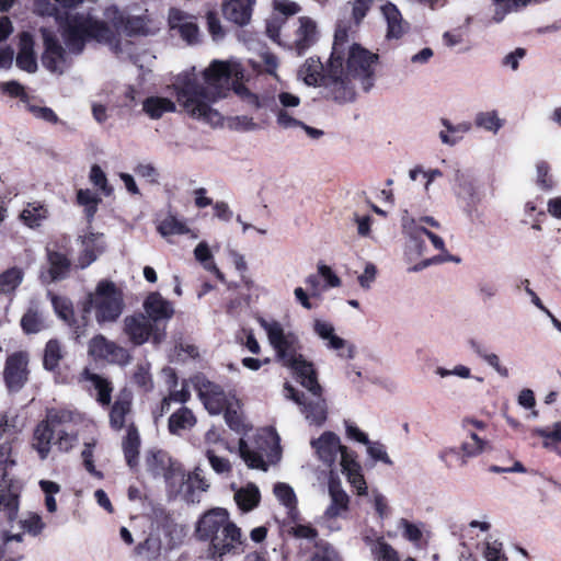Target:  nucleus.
<instances>
[{
    "mask_svg": "<svg viewBox=\"0 0 561 561\" xmlns=\"http://www.w3.org/2000/svg\"><path fill=\"white\" fill-rule=\"evenodd\" d=\"M244 70L237 59L214 60L201 79L192 72L179 75L173 83L179 104L193 118L211 126L222 123V115L213 104L233 90L249 104L260 107L259 99L243 85Z\"/></svg>",
    "mask_w": 561,
    "mask_h": 561,
    "instance_id": "1",
    "label": "nucleus"
},
{
    "mask_svg": "<svg viewBox=\"0 0 561 561\" xmlns=\"http://www.w3.org/2000/svg\"><path fill=\"white\" fill-rule=\"evenodd\" d=\"M378 55L352 43L347 31L339 26L335 31L332 53L329 58L327 84L330 98L336 102H351L355 98L354 82L365 92L375 84V68Z\"/></svg>",
    "mask_w": 561,
    "mask_h": 561,
    "instance_id": "2",
    "label": "nucleus"
},
{
    "mask_svg": "<svg viewBox=\"0 0 561 561\" xmlns=\"http://www.w3.org/2000/svg\"><path fill=\"white\" fill-rule=\"evenodd\" d=\"M119 32L146 35L147 20L145 16H125L116 5L104 8L103 18L94 10L77 12L67 19L62 39L70 53L80 55L89 42L112 45Z\"/></svg>",
    "mask_w": 561,
    "mask_h": 561,
    "instance_id": "3",
    "label": "nucleus"
},
{
    "mask_svg": "<svg viewBox=\"0 0 561 561\" xmlns=\"http://www.w3.org/2000/svg\"><path fill=\"white\" fill-rule=\"evenodd\" d=\"M198 540L209 543L207 556L213 561L244 552L247 538L230 518L226 508L215 507L204 513L195 528Z\"/></svg>",
    "mask_w": 561,
    "mask_h": 561,
    "instance_id": "4",
    "label": "nucleus"
},
{
    "mask_svg": "<svg viewBox=\"0 0 561 561\" xmlns=\"http://www.w3.org/2000/svg\"><path fill=\"white\" fill-rule=\"evenodd\" d=\"M278 440L274 431L263 430L257 434L255 446L249 445L243 438L239 439V455L249 468L267 471L280 459Z\"/></svg>",
    "mask_w": 561,
    "mask_h": 561,
    "instance_id": "5",
    "label": "nucleus"
},
{
    "mask_svg": "<svg viewBox=\"0 0 561 561\" xmlns=\"http://www.w3.org/2000/svg\"><path fill=\"white\" fill-rule=\"evenodd\" d=\"M267 341L275 352V359L282 366L293 365L300 358L301 342L299 335L277 320L259 319Z\"/></svg>",
    "mask_w": 561,
    "mask_h": 561,
    "instance_id": "6",
    "label": "nucleus"
},
{
    "mask_svg": "<svg viewBox=\"0 0 561 561\" xmlns=\"http://www.w3.org/2000/svg\"><path fill=\"white\" fill-rule=\"evenodd\" d=\"M125 304L122 291L114 283L102 280L95 291L90 294L85 311H93L99 324L115 322L123 313Z\"/></svg>",
    "mask_w": 561,
    "mask_h": 561,
    "instance_id": "7",
    "label": "nucleus"
},
{
    "mask_svg": "<svg viewBox=\"0 0 561 561\" xmlns=\"http://www.w3.org/2000/svg\"><path fill=\"white\" fill-rule=\"evenodd\" d=\"M122 330L127 340L135 346H140L147 342L160 344L167 336L164 328H157L142 312L126 316L123 320Z\"/></svg>",
    "mask_w": 561,
    "mask_h": 561,
    "instance_id": "8",
    "label": "nucleus"
},
{
    "mask_svg": "<svg viewBox=\"0 0 561 561\" xmlns=\"http://www.w3.org/2000/svg\"><path fill=\"white\" fill-rule=\"evenodd\" d=\"M284 396L299 405L300 412L309 425L320 427L327 421L328 405L322 397V391H310L308 394L299 393L291 385L285 383Z\"/></svg>",
    "mask_w": 561,
    "mask_h": 561,
    "instance_id": "9",
    "label": "nucleus"
},
{
    "mask_svg": "<svg viewBox=\"0 0 561 561\" xmlns=\"http://www.w3.org/2000/svg\"><path fill=\"white\" fill-rule=\"evenodd\" d=\"M146 470L153 478L163 479L168 492H176L183 480V469L164 451H150L146 457Z\"/></svg>",
    "mask_w": 561,
    "mask_h": 561,
    "instance_id": "10",
    "label": "nucleus"
},
{
    "mask_svg": "<svg viewBox=\"0 0 561 561\" xmlns=\"http://www.w3.org/2000/svg\"><path fill=\"white\" fill-rule=\"evenodd\" d=\"M205 409L213 415H218L230 405H238V400L231 393H226L222 388L204 376H195L192 379Z\"/></svg>",
    "mask_w": 561,
    "mask_h": 561,
    "instance_id": "11",
    "label": "nucleus"
},
{
    "mask_svg": "<svg viewBox=\"0 0 561 561\" xmlns=\"http://www.w3.org/2000/svg\"><path fill=\"white\" fill-rule=\"evenodd\" d=\"M41 34L45 50L42 56L43 66L51 73L62 75L69 67L70 60L68 47L66 49L60 45L55 33L46 27L41 28Z\"/></svg>",
    "mask_w": 561,
    "mask_h": 561,
    "instance_id": "12",
    "label": "nucleus"
},
{
    "mask_svg": "<svg viewBox=\"0 0 561 561\" xmlns=\"http://www.w3.org/2000/svg\"><path fill=\"white\" fill-rule=\"evenodd\" d=\"M311 447L320 461L325 466L332 467L340 457V465L343 467V457L353 458L354 454L347 450V447L341 444L340 437L330 431L320 435V437L311 440Z\"/></svg>",
    "mask_w": 561,
    "mask_h": 561,
    "instance_id": "13",
    "label": "nucleus"
},
{
    "mask_svg": "<svg viewBox=\"0 0 561 561\" xmlns=\"http://www.w3.org/2000/svg\"><path fill=\"white\" fill-rule=\"evenodd\" d=\"M453 181L455 183V195L458 201L465 205V213L469 216H473L477 214V207L481 202V194L478 186L466 172L457 167L454 168Z\"/></svg>",
    "mask_w": 561,
    "mask_h": 561,
    "instance_id": "14",
    "label": "nucleus"
},
{
    "mask_svg": "<svg viewBox=\"0 0 561 561\" xmlns=\"http://www.w3.org/2000/svg\"><path fill=\"white\" fill-rule=\"evenodd\" d=\"M314 334L321 339L330 350L337 351L339 356L352 359L355 356V346L335 334L334 325L323 319L312 322Z\"/></svg>",
    "mask_w": 561,
    "mask_h": 561,
    "instance_id": "15",
    "label": "nucleus"
},
{
    "mask_svg": "<svg viewBox=\"0 0 561 561\" xmlns=\"http://www.w3.org/2000/svg\"><path fill=\"white\" fill-rule=\"evenodd\" d=\"M89 354L95 358L105 359L118 365H126L130 362V355L125 347L117 345L101 334L90 341Z\"/></svg>",
    "mask_w": 561,
    "mask_h": 561,
    "instance_id": "16",
    "label": "nucleus"
},
{
    "mask_svg": "<svg viewBox=\"0 0 561 561\" xmlns=\"http://www.w3.org/2000/svg\"><path fill=\"white\" fill-rule=\"evenodd\" d=\"M209 484L201 476V470L197 468L192 473L185 474L183 472V480L178 484L176 492H168L172 496L181 495L187 503H199L202 495L208 490Z\"/></svg>",
    "mask_w": 561,
    "mask_h": 561,
    "instance_id": "17",
    "label": "nucleus"
},
{
    "mask_svg": "<svg viewBox=\"0 0 561 561\" xmlns=\"http://www.w3.org/2000/svg\"><path fill=\"white\" fill-rule=\"evenodd\" d=\"M144 313L157 328H164L174 314L173 305L164 299L159 293H151L144 304Z\"/></svg>",
    "mask_w": 561,
    "mask_h": 561,
    "instance_id": "18",
    "label": "nucleus"
},
{
    "mask_svg": "<svg viewBox=\"0 0 561 561\" xmlns=\"http://www.w3.org/2000/svg\"><path fill=\"white\" fill-rule=\"evenodd\" d=\"M169 24L172 30H178L181 37L188 44L194 45L199 42V27L192 16L179 9L169 11Z\"/></svg>",
    "mask_w": 561,
    "mask_h": 561,
    "instance_id": "19",
    "label": "nucleus"
},
{
    "mask_svg": "<svg viewBox=\"0 0 561 561\" xmlns=\"http://www.w3.org/2000/svg\"><path fill=\"white\" fill-rule=\"evenodd\" d=\"M27 356L23 353L11 355L5 363L4 380L10 390H19L27 379Z\"/></svg>",
    "mask_w": 561,
    "mask_h": 561,
    "instance_id": "20",
    "label": "nucleus"
},
{
    "mask_svg": "<svg viewBox=\"0 0 561 561\" xmlns=\"http://www.w3.org/2000/svg\"><path fill=\"white\" fill-rule=\"evenodd\" d=\"M329 75V61L325 66L319 58L310 57L300 67L298 76L308 85L323 87L327 91V96L330 98V88L327 84V76Z\"/></svg>",
    "mask_w": 561,
    "mask_h": 561,
    "instance_id": "21",
    "label": "nucleus"
},
{
    "mask_svg": "<svg viewBox=\"0 0 561 561\" xmlns=\"http://www.w3.org/2000/svg\"><path fill=\"white\" fill-rule=\"evenodd\" d=\"M319 33L316 22L308 18L301 16L297 21L293 47L300 55L316 44Z\"/></svg>",
    "mask_w": 561,
    "mask_h": 561,
    "instance_id": "22",
    "label": "nucleus"
},
{
    "mask_svg": "<svg viewBox=\"0 0 561 561\" xmlns=\"http://www.w3.org/2000/svg\"><path fill=\"white\" fill-rule=\"evenodd\" d=\"M81 252L78 256V266L85 268L92 264L104 251L105 242L102 233L90 232L80 237Z\"/></svg>",
    "mask_w": 561,
    "mask_h": 561,
    "instance_id": "23",
    "label": "nucleus"
},
{
    "mask_svg": "<svg viewBox=\"0 0 561 561\" xmlns=\"http://www.w3.org/2000/svg\"><path fill=\"white\" fill-rule=\"evenodd\" d=\"M255 0H228L222 3L226 20L239 26L250 23Z\"/></svg>",
    "mask_w": 561,
    "mask_h": 561,
    "instance_id": "24",
    "label": "nucleus"
},
{
    "mask_svg": "<svg viewBox=\"0 0 561 561\" xmlns=\"http://www.w3.org/2000/svg\"><path fill=\"white\" fill-rule=\"evenodd\" d=\"M284 367L290 369L293 374L296 376V379L299 383L310 391H322V387L318 382L317 371L311 362H308L304 355H300V358H297L295 364L285 365Z\"/></svg>",
    "mask_w": 561,
    "mask_h": 561,
    "instance_id": "25",
    "label": "nucleus"
},
{
    "mask_svg": "<svg viewBox=\"0 0 561 561\" xmlns=\"http://www.w3.org/2000/svg\"><path fill=\"white\" fill-rule=\"evenodd\" d=\"M387 23V38H401L409 31V23L402 18L399 9L391 2L380 8Z\"/></svg>",
    "mask_w": 561,
    "mask_h": 561,
    "instance_id": "26",
    "label": "nucleus"
},
{
    "mask_svg": "<svg viewBox=\"0 0 561 561\" xmlns=\"http://www.w3.org/2000/svg\"><path fill=\"white\" fill-rule=\"evenodd\" d=\"M16 65L20 69L33 73L37 70V61L34 54V42L30 33L20 36V50L16 56Z\"/></svg>",
    "mask_w": 561,
    "mask_h": 561,
    "instance_id": "27",
    "label": "nucleus"
},
{
    "mask_svg": "<svg viewBox=\"0 0 561 561\" xmlns=\"http://www.w3.org/2000/svg\"><path fill=\"white\" fill-rule=\"evenodd\" d=\"M329 494L331 503L325 510V517L335 518L343 516L348 510L350 497L347 493L342 489L340 483L330 482Z\"/></svg>",
    "mask_w": 561,
    "mask_h": 561,
    "instance_id": "28",
    "label": "nucleus"
},
{
    "mask_svg": "<svg viewBox=\"0 0 561 561\" xmlns=\"http://www.w3.org/2000/svg\"><path fill=\"white\" fill-rule=\"evenodd\" d=\"M55 436V431L48 425L47 422H39L34 430L33 434V448L37 451L42 460L46 459L51 449V440Z\"/></svg>",
    "mask_w": 561,
    "mask_h": 561,
    "instance_id": "29",
    "label": "nucleus"
},
{
    "mask_svg": "<svg viewBox=\"0 0 561 561\" xmlns=\"http://www.w3.org/2000/svg\"><path fill=\"white\" fill-rule=\"evenodd\" d=\"M342 472L346 476L347 481L356 490L358 495L367 494V484L362 473V467L356 461L355 456L353 458L343 457Z\"/></svg>",
    "mask_w": 561,
    "mask_h": 561,
    "instance_id": "30",
    "label": "nucleus"
},
{
    "mask_svg": "<svg viewBox=\"0 0 561 561\" xmlns=\"http://www.w3.org/2000/svg\"><path fill=\"white\" fill-rule=\"evenodd\" d=\"M175 103L162 96H149L142 102V111L146 115H148L151 119H159L165 113L175 112Z\"/></svg>",
    "mask_w": 561,
    "mask_h": 561,
    "instance_id": "31",
    "label": "nucleus"
},
{
    "mask_svg": "<svg viewBox=\"0 0 561 561\" xmlns=\"http://www.w3.org/2000/svg\"><path fill=\"white\" fill-rule=\"evenodd\" d=\"M157 230L164 238L175 234H190L192 239L198 238V234L195 231L190 229L183 220L172 214H169L159 222Z\"/></svg>",
    "mask_w": 561,
    "mask_h": 561,
    "instance_id": "32",
    "label": "nucleus"
},
{
    "mask_svg": "<svg viewBox=\"0 0 561 561\" xmlns=\"http://www.w3.org/2000/svg\"><path fill=\"white\" fill-rule=\"evenodd\" d=\"M131 409L130 393L123 392L115 400L110 412V423L114 430H121L125 425V417Z\"/></svg>",
    "mask_w": 561,
    "mask_h": 561,
    "instance_id": "33",
    "label": "nucleus"
},
{
    "mask_svg": "<svg viewBox=\"0 0 561 561\" xmlns=\"http://www.w3.org/2000/svg\"><path fill=\"white\" fill-rule=\"evenodd\" d=\"M47 217V207L38 202L28 203L19 215L20 220L32 229L39 227Z\"/></svg>",
    "mask_w": 561,
    "mask_h": 561,
    "instance_id": "34",
    "label": "nucleus"
},
{
    "mask_svg": "<svg viewBox=\"0 0 561 561\" xmlns=\"http://www.w3.org/2000/svg\"><path fill=\"white\" fill-rule=\"evenodd\" d=\"M46 327L43 312L39 310L37 305L32 302L21 319L22 330L26 334H35L43 331Z\"/></svg>",
    "mask_w": 561,
    "mask_h": 561,
    "instance_id": "35",
    "label": "nucleus"
},
{
    "mask_svg": "<svg viewBox=\"0 0 561 561\" xmlns=\"http://www.w3.org/2000/svg\"><path fill=\"white\" fill-rule=\"evenodd\" d=\"M196 424V417L193 412L182 407L169 417V431L174 435H180L182 431L190 430Z\"/></svg>",
    "mask_w": 561,
    "mask_h": 561,
    "instance_id": "36",
    "label": "nucleus"
},
{
    "mask_svg": "<svg viewBox=\"0 0 561 561\" xmlns=\"http://www.w3.org/2000/svg\"><path fill=\"white\" fill-rule=\"evenodd\" d=\"M274 494L279 503L287 508L288 517L295 522L298 517V511L297 499L293 488L287 483H276Z\"/></svg>",
    "mask_w": 561,
    "mask_h": 561,
    "instance_id": "37",
    "label": "nucleus"
},
{
    "mask_svg": "<svg viewBox=\"0 0 561 561\" xmlns=\"http://www.w3.org/2000/svg\"><path fill=\"white\" fill-rule=\"evenodd\" d=\"M19 512V495L9 486H0V513L12 522L16 518Z\"/></svg>",
    "mask_w": 561,
    "mask_h": 561,
    "instance_id": "38",
    "label": "nucleus"
},
{
    "mask_svg": "<svg viewBox=\"0 0 561 561\" xmlns=\"http://www.w3.org/2000/svg\"><path fill=\"white\" fill-rule=\"evenodd\" d=\"M140 439L137 428L134 425L128 426L127 435L123 442V450L130 468L138 463Z\"/></svg>",
    "mask_w": 561,
    "mask_h": 561,
    "instance_id": "39",
    "label": "nucleus"
},
{
    "mask_svg": "<svg viewBox=\"0 0 561 561\" xmlns=\"http://www.w3.org/2000/svg\"><path fill=\"white\" fill-rule=\"evenodd\" d=\"M260 491L255 484L249 483L234 493V500L239 508L249 512L257 506L260 502Z\"/></svg>",
    "mask_w": 561,
    "mask_h": 561,
    "instance_id": "40",
    "label": "nucleus"
},
{
    "mask_svg": "<svg viewBox=\"0 0 561 561\" xmlns=\"http://www.w3.org/2000/svg\"><path fill=\"white\" fill-rule=\"evenodd\" d=\"M84 379L91 382L93 388L98 391L96 400L102 405H108L111 403V393L113 388L107 379L100 375L85 370L83 373Z\"/></svg>",
    "mask_w": 561,
    "mask_h": 561,
    "instance_id": "41",
    "label": "nucleus"
},
{
    "mask_svg": "<svg viewBox=\"0 0 561 561\" xmlns=\"http://www.w3.org/2000/svg\"><path fill=\"white\" fill-rule=\"evenodd\" d=\"M474 124L477 127L495 135L504 126V119L499 116L495 110L484 111L476 114Z\"/></svg>",
    "mask_w": 561,
    "mask_h": 561,
    "instance_id": "42",
    "label": "nucleus"
},
{
    "mask_svg": "<svg viewBox=\"0 0 561 561\" xmlns=\"http://www.w3.org/2000/svg\"><path fill=\"white\" fill-rule=\"evenodd\" d=\"M24 278V272L20 267H11L0 274V293L11 294L22 283Z\"/></svg>",
    "mask_w": 561,
    "mask_h": 561,
    "instance_id": "43",
    "label": "nucleus"
},
{
    "mask_svg": "<svg viewBox=\"0 0 561 561\" xmlns=\"http://www.w3.org/2000/svg\"><path fill=\"white\" fill-rule=\"evenodd\" d=\"M495 4L493 21L502 22L508 13L516 12L520 8L527 7L530 0H492Z\"/></svg>",
    "mask_w": 561,
    "mask_h": 561,
    "instance_id": "44",
    "label": "nucleus"
},
{
    "mask_svg": "<svg viewBox=\"0 0 561 561\" xmlns=\"http://www.w3.org/2000/svg\"><path fill=\"white\" fill-rule=\"evenodd\" d=\"M101 202V198L98 194L93 193L91 190H79L77 192V203L83 207L84 214L87 216L88 221H92L98 206Z\"/></svg>",
    "mask_w": 561,
    "mask_h": 561,
    "instance_id": "45",
    "label": "nucleus"
},
{
    "mask_svg": "<svg viewBox=\"0 0 561 561\" xmlns=\"http://www.w3.org/2000/svg\"><path fill=\"white\" fill-rule=\"evenodd\" d=\"M469 440H466L462 443L461 445V463L462 465H466L467 463V459L468 458H471V457H477L479 456L481 453H483V450L485 449V446H486V442L479 437L477 433L474 432H470L469 433Z\"/></svg>",
    "mask_w": 561,
    "mask_h": 561,
    "instance_id": "46",
    "label": "nucleus"
},
{
    "mask_svg": "<svg viewBox=\"0 0 561 561\" xmlns=\"http://www.w3.org/2000/svg\"><path fill=\"white\" fill-rule=\"evenodd\" d=\"M48 261L50 265L49 273L53 279H61L67 275L70 262L65 254L49 251Z\"/></svg>",
    "mask_w": 561,
    "mask_h": 561,
    "instance_id": "47",
    "label": "nucleus"
},
{
    "mask_svg": "<svg viewBox=\"0 0 561 561\" xmlns=\"http://www.w3.org/2000/svg\"><path fill=\"white\" fill-rule=\"evenodd\" d=\"M56 4H57L56 2L53 3L49 0H35L34 4H33V11L35 14L41 15V16L55 18V20L58 23H60V30L62 31V27L65 26L66 21L69 18V15L66 16L64 23H61V20H64V18ZM72 14H70V16Z\"/></svg>",
    "mask_w": 561,
    "mask_h": 561,
    "instance_id": "48",
    "label": "nucleus"
},
{
    "mask_svg": "<svg viewBox=\"0 0 561 561\" xmlns=\"http://www.w3.org/2000/svg\"><path fill=\"white\" fill-rule=\"evenodd\" d=\"M482 547V554L486 561H507L503 543L499 539L488 537L483 541Z\"/></svg>",
    "mask_w": 561,
    "mask_h": 561,
    "instance_id": "49",
    "label": "nucleus"
},
{
    "mask_svg": "<svg viewBox=\"0 0 561 561\" xmlns=\"http://www.w3.org/2000/svg\"><path fill=\"white\" fill-rule=\"evenodd\" d=\"M62 358L61 345L57 340H49L44 351V367L47 370H55Z\"/></svg>",
    "mask_w": 561,
    "mask_h": 561,
    "instance_id": "50",
    "label": "nucleus"
},
{
    "mask_svg": "<svg viewBox=\"0 0 561 561\" xmlns=\"http://www.w3.org/2000/svg\"><path fill=\"white\" fill-rule=\"evenodd\" d=\"M398 528L402 530V536L414 545H417L423 537V523H411L405 518H400Z\"/></svg>",
    "mask_w": 561,
    "mask_h": 561,
    "instance_id": "51",
    "label": "nucleus"
},
{
    "mask_svg": "<svg viewBox=\"0 0 561 561\" xmlns=\"http://www.w3.org/2000/svg\"><path fill=\"white\" fill-rule=\"evenodd\" d=\"M205 456L209 461L211 469L218 474H228L232 470L229 459L217 454V449L205 447Z\"/></svg>",
    "mask_w": 561,
    "mask_h": 561,
    "instance_id": "52",
    "label": "nucleus"
},
{
    "mask_svg": "<svg viewBox=\"0 0 561 561\" xmlns=\"http://www.w3.org/2000/svg\"><path fill=\"white\" fill-rule=\"evenodd\" d=\"M371 553L377 561H400L398 552L386 541L378 540L371 548ZM404 561H415L409 557Z\"/></svg>",
    "mask_w": 561,
    "mask_h": 561,
    "instance_id": "53",
    "label": "nucleus"
},
{
    "mask_svg": "<svg viewBox=\"0 0 561 561\" xmlns=\"http://www.w3.org/2000/svg\"><path fill=\"white\" fill-rule=\"evenodd\" d=\"M73 416L75 415L71 411L50 409L47 411L46 419L43 421L47 422L56 432L61 430V425L71 423L73 421Z\"/></svg>",
    "mask_w": 561,
    "mask_h": 561,
    "instance_id": "54",
    "label": "nucleus"
},
{
    "mask_svg": "<svg viewBox=\"0 0 561 561\" xmlns=\"http://www.w3.org/2000/svg\"><path fill=\"white\" fill-rule=\"evenodd\" d=\"M89 179L90 182L94 186L99 187L105 196H110L113 193L112 186L108 185L106 174L100 165L94 164L91 167Z\"/></svg>",
    "mask_w": 561,
    "mask_h": 561,
    "instance_id": "55",
    "label": "nucleus"
},
{
    "mask_svg": "<svg viewBox=\"0 0 561 561\" xmlns=\"http://www.w3.org/2000/svg\"><path fill=\"white\" fill-rule=\"evenodd\" d=\"M20 432L18 416L8 413L0 414V440L10 438Z\"/></svg>",
    "mask_w": 561,
    "mask_h": 561,
    "instance_id": "56",
    "label": "nucleus"
},
{
    "mask_svg": "<svg viewBox=\"0 0 561 561\" xmlns=\"http://www.w3.org/2000/svg\"><path fill=\"white\" fill-rule=\"evenodd\" d=\"M407 237V253L412 257H419L425 254L426 244L423 237H417L415 233H404Z\"/></svg>",
    "mask_w": 561,
    "mask_h": 561,
    "instance_id": "57",
    "label": "nucleus"
},
{
    "mask_svg": "<svg viewBox=\"0 0 561 561\" xmlns=\"http://www.w3.org/2000/svg\"><path fill=\"white\" fill-rule=\"evenodd\" d=\"M24 106L30 113H32L38 119H43L48 123H57L58 121L57 115L50 107L35 105L31 102V99L27 100Z\"/></svg>",
    "mask_w": 561,
    "mask_h": 561,
    "instance_id": "58",
    "label": "nucleus"
},
{
    "mask_svg": "<svg viewBox=\"0 0 561 561\" xmlns=\"http://www.w3.org/2000/svg\"><path fill=\"white\" fill-rule=\"evenodd\" d=\"M316 549L310 561H341L335 549L327 542L317 543Z\"/></svg>",
    "mask_w": 561,
    "mask_h": 561,
    "instance_id": "59",
    "label": "nucleus"
},
{
    "mask_svg": "<svg viewBox=\"0 0 561 561\" xmlns=\"http://www.w3.org/2000/svg\"><path fill=\"white\" fill-rule=\"evenodd\" d=\"M51 304L58 317L66 322H70L73 316L71 302L67 298L51 296Z\"/></svg>",
    "mask_w": 561,
    "mask_h": 561,
    "instance_id": "60",
    "label": "nucleus"
},
{
    "mask_svg": "<svg viewBox=\"0 0 561 561\" xmlns=\"http://www.w3.org/2000/svg\"><path fill=\"white\" fill-rule=\"evenodd\" d=\"M365 445L367 447V454L373 460L380 461L389 466L392 465L386 447L381 443L369 440V443Z\"/></svg>",
    "mask_w": 561,
    "mask_h": 561,
    "instance_id": "61",
    "label": "nucleus"
},
{
    "mask_svg": "<svg viewBox=\"0 0 561 561\" xmlns=\"http://www.w3.org/2000/svg\"><path fill=\"white\" fill-rule=\"evenodd\" d=\"M276 122L284 129L296 128L301 122L294 116V112L287 108H276Z\"/></svg>",
    "mask_w": 561,
    "mask_h": 561,
    "instance_id": "62",
    "label": "nucleus"
},
{
    "mask_svg": "<svg viewBox=\"0 0 561 561\" xmlns=\"http://www.w3.org/2000/svg\"><path fill=\"white\" fill-rule=\"evenodd\" d=\"M206 22L209 34L211 35L214 41H220L225 37V30L221 25L220 20L217 16V13L214 11H208L206 13Z\"/></svg>",
    "mask_w": 561,
    "mask_h": 561,
    "instance_id": "63",
    "label": "nucleus"
},
{
    "mask_svg": "<svg viewBox=\"0 0 561 561\" xmlns=\"http://www.w3.org/2000/svg\"><path fill=\"white\" fill-rule=\"evenodd\" d=\"M20 525L25 531L33 536L41 534L45 527L41 516L37 514H28L25 518L20 520Z\"/></svg>",
    "mask_w": 561,
    "mask_h": 561,
    "instance_id": "64",
    "label": "nucleus"
}]
</instances>
